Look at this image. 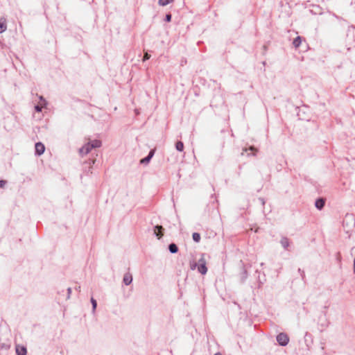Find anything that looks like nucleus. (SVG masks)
I'll return each mask as SVG.
<instances>
[{
  "mask_svg": "<svg viewBox=\"0 0 355 355\" xmlns=\"http://www.w3.org/2000/svg\"><path fill=\"white\" fill-rule=\"evenodd\" d=\"M348 218H352V216H346L345 220H347Z\"/></svg>",
  "mask_w": 355,
  "mask_h": 355,
  "instance_id": "473e14b6",
  "label": "nucleus"
},
{
  "mask_svg": "<svg viewBox=\"0 0 355 355\" xmlns=\"http://www.w3.org/2000/svg\"><path fill=\"white\" fill-rule=\"evenodd\" d=\"M10 347V342L9 340H8L7 343H1L0 341V348L1 349H4L6 350L8 349Z\"/></svg>",
  "mask_w": 355,
  "mask_h": 355,
  "instance_id": "dca6fc26",
  "label": "nucleus"
},
{
  "mask_svg": "<svg viewBox=\"0 0 355 355\" xmlns=\"http://www.w3.org/2000/svg\"><path fill=\"white\" fill-rule=\"evenodd\" d=\"M280 243L285 250H288V247L289 246L290 242L287 237L283 236L280 240Z\"/></svg>",
  "mask_w": 355,
  "mask_h": 355,
  "instance_id": "9b49d317",
  "label": "nucleus"
},
{
  "mask_svg": "<svg viewBox=\"0 0 355 355\" xmlns=\"http://www.w3.org/2000/svg\"><path fill=\"white\" fill-rule=\"evenodd\" d=\"M249 150H250L251 151H257V149L254 146H250L249 148Z\"/></svg>",
  "mask_w": 355,
  "mask_h": 355,
  "instance_id": "c756f323",
  "label": "nucleus"
},
{
  "mask_svg": "<svg viewBox=\"0 0 355 355\" xmlns=\"http://www.w3.org/2000/svg\"><path fill=\"white\" fill-rule=\"evenodd\" d=\"M153 232L157 239H160L164 236V228L162 225H157L154 227Z\"/></svg>",
  "mask_w": 355,
  "mask_h": 355,
  "instance_id": "20e7f679",
  "label": "nucleus"
},
{
  "mask_svg": "<svg viewBox=\"0 0 355 355\" xmlns=\"http://www.w3.org/2000/svg\"><path fill=\"white\" fill-rule=\"evenodd\" d=\"M45 150V146L42 142H37L35 145V152L37 155H42Z\"/></svg>",
  "mask_w": 355,
  "mask_h": 355,
  "instance_id": "39448f33",
  "label": "nucleus"
},
{
  "mask_svg": "<svg viewBox=\"0 0 355 355\" xmlns=\"http://www.w3.org/2000/svg\"><path fill=\"white\" fill-rule=\"evenodd\" d=\"M101 141L98 139L89 141L79 149V153L81 155H87L93 148L101 147Z\"/></svg>",
  "mask_w": 355,
  "mask_h": 355,
  "instance_id": "f257e3e1",
  "label": "nucleus"
},
{
  "mask_svg": "<svg viewBox=\"0 0 355 355\" xmlns=\"http://www.w3.org/2000/svg\"><path fill=\"white\" fill-rule=\"evenodd\" d=\"M71 293V288H67V295H66V297H65L66 300L69 299Z\"/></svg>",
  "mask_w": 355,
  "mask_h": 355,
  "instance_id": "b1692460",
  "label": "nucleus"
},
{
  "mask_svg": "<svg viewBox=\"0 0 355 355\" xmlns=\"http://www.w3.org/2000/svg\"><path fill=\"white\" fill-rule=\"evenodd\" d=\"M6 25L4 23L0 22V33H2L6 30Z\"/></svg>",
  "mask_w": 355,
  "mask_h": 355,
  "instance_id": "aec40b11",
  "label": "nucleus"
},
{
  "mask_svg": "<svg viewBox=\"0 0 355 355\" xmlns=\"http://www.w3.org/2000/svg\"><path fill=\"white\" fill-rule=\"evenodd\" d=\"M192 239L195 242L198 243L201 239L200 234L198 232H193L192 234Z\"/></svg>",
  "mask_w": 355,
  "mask_h": 355,
  "instance_id": "f3484780",
  "label": "nucleus"
},
{
  "mask_svg": "<svg viewBox=\"0 0 355 355\" xmlns=\"http://www.w3.org/2000/svg\"><path fill=\"white\" fill-rule=\"evenodd\" d=\"M247 277H248L247 270L245 268V266L243 265H242L241 271L240 273L241 282L243 283L245 281V279H247Z\"/></svg>",
  "mask_w": 355,
  "mask_h": 355,
  "instance_id": "9d476101",
  "label": "nucleus"
},
{
  "mask_svg": "<svg viewBox=\"0 0 355 355\" xmlns=\"http://www.w3.org/2000/svg\"><path fill=\"white\" fill-rule=\"evenodd\" d=\"M95 161L96 160L94 159H89L88 163H89V165H92V164H94L95 163Z\"/></svg>",
  "mask_w": 355,
  "mask_h": 355,
  "instance_id": "cd10ccee",
  "label": "nucleus"
},
{
  "mask_svg": "<svg viewBox=\"0 0 355 355\" xmlns=\"http://www.w3.org/2000/svg\"><path fill=\"white\" fill-rule=\"evenodd\" d=\"M298 272L301 275V277L302 279V280H304L305 279V273H304V271L300 268L298 269Z\"/></svg>",
  "mask_w": 355,
  "mask_h": 355,
  "instance_id": "4be33fe9",
  "label": "nucleus"
},
{
  "mask_svg": "<svg viewBox=\"0 0 355 355\" xmlns=\"http://www.w3.org/2000/svg\"><path fill=\"white\" fill-rule=\"evenodd\" d=\"M62 293H64V291H62V293L60 291H58L59 295H62Z\"/></svg>",
  "mask_w": 355,
  "mask_h": 355,
  "instance_id": "f704fd0d",
  "label": "nucleus"
},
{
  "mask_svg": "<svg viewBox=\"0 0 355 355\" xmlns=\"http://www.w3.org/2000/svg\"><path fill=\"white\" fill-rule=\"evenodd\" d=\"M91 303H92V311H96V307H97V302L95 299H94L93 297L91 298Z\"/></svg>",
  "mask_w": 355,
  "mask_h": 355,
  "instance_id": "6ab92c4d",
  "label": "nucleus"
},
{
  "mask_svg": "<svg viewBox=\"0 0 355 355\" xmlns=\"http://www.w3.org/2000/svg\"><path fill=\"white\" fill-rule=\"evenodd\" d=\"M168 250L172 254L177 253L178 252V247L175 243H171L168 245Z\"/></svg>",
  "mask_w": 355,
  "mask_h": 355,
  "instance_id": "ddd939ff",
  "label": "nucleus"
},
{
  "mask_svg": "<svg viewBox=\"0 0 355 355\" xmlns=\"http://www.w3.org/2000/svg\"><path fill=\"white\" fill-rule=\"evenodd\" d=\"M150 54H148V52H146V53H144V58H143V61H144V62H145L146 60H149V59H150Z\"/></svg>",
  "mask_w": 355,
  "mask_h": 355,
  "instance_id": "5701e85b",
  "label": "nucleus"
},
{
  "mask_svg": "<svg viewBox=\"0 0 355 355\" xmlns=\"http://www.w3.org/2000/svg\"><path fill=\"white\" fill-rule=\"evenodd\" d=\"M276 339L279 345L283 347L287 345L289 341V338L285 333L279 334Z\"/></svg>",
  "mask_w": 355,
  "mask_h": 355,
  "instance_id": "f03ea898",
  "label": "nucleus"
},
{
  "mask_svg": "<svg viewBox=\"0 0 355 355\" xmlns=\"http://www.w3.org/2000/svg\"><path fill=\"white\" fill-rule=\"evenodd\" d=\"M198 270L202 275H205L207 272L206 264L200 263L198 265Z\"/></svg>",
  "mask_w": 355,
  "mask_h": 355,
  "instance_id": "f8f14e48",
  "label": "nucleus"
},
{
  "mask_svg": "<svg viewBox=\"0 0 355 355\" xmlns=\"http://www.w3.org/2000/svg\"><path fill=\"white\" fill-rule=\"evenodd\" d=\"M214 355H222L220 353H216Z\"/></svg>",
  "mask_w": 355,
  "mask_h": 355,
  "instance_id": "e433bc0d",
  "label": "nucleus"
},
{
  "mask_svg": "<svg viewBox=\"0 0 355 355\" xmlns=\"http://www.w3.org/2000/svg\"><path fill=\"white\" fill-rule=\"evenodd\" d=\"M171 18H172L171 14L168 13V14L166 15L164 20L166 22H170L171 21Z\"/></svg>",
  "mask_w": 355,
  "mask_h": 355,
  "instance_id": "412c9836",
  "label": "nucleus"
},
{
  "mask_svg": "<svg viewBox=\"0 0 355 355\" xmlns=\"http://www.w3.org/2000/svg\"><path fill=\"white\" fill-rule=\"evenodd\" d=\"M6 183H7L6 180H0V188H3L4 186L6 184Z\"/></svg>",
  "mask_w": 355,
  "mask_h": 355,
  "instance_id": "a878e982",
  "label": "nucleus"
},
{
  "mask_svg": "<svg viewBox=\"0 0 355 355\" xmlns=\"http://www.w3.org/2000/svg\"><path fill=\"white\" fill-rule=\"evenodd\" d=\"M155 154V150H150L148 155L140 160L141 164H148Z\"/></svg>",
  "mask_w": 355,
  "mask_h": 355,
  "instance_id": "423d86ee",
  "label": "nucleus"
},
{
  "mask_svg": "<svg viewBox=\"0 0 355 355\" xmlns=\"http://www.w3.org/2000/svg\"><path fill=\"white\" fill-rule=\"evenodd\" d=\"M302 37H300V36L296 37L293 42V46L295 48H298L302 43Z\"/></svg>",
  "mask_w": 355,
  "mask_h": 355,
  "instance_id": "4468645a",
  "label": "nucleus"
},
{
  "mask_svg": "<svg viewBox=\"0 0 355 355\" xmlns=\"http://www.w3.org/2000/svg\"><path fill=\"white\" fill-rule=\"evenodd\" d=\"M132 282V276L130 272H126L123 278V282L125 285L128 286Z\"/></svg>",
  "mask_w": 355,
  "mask_h": 355,
  "instance_id": "1a4fd4ad",
  "label": "nucleus"
},
{
  "mask_svg": "<svg viewBox=\"0 0 355 355\" xmlns=\"http://www.w3.org/2000/svg\"><path fill=\"white\" fill-rule=\"evenodd\" d=\"M62 293H64V291H62V293L60 291H58L59 295H62Z\"/></svg>",
  "mask_w": 355,
  "mask_h": 355,
  "instance_id": "c9c22d12",
  "label": "nucleus"
},
{
  "mask_svg": "<svg viewBox=\"0 0 355 355\" xmlns=\"http://www.w3.org/2000/svg\"><path fill=\"white\" fill-rule=\"evenodd\" d=\"M16 354L17 355H26L27 349L26 347L24 345H16Z\"/></svg>",
  "mask_w": 355,
  "mask_h": 355,
  "instance_id": "0eeeda50",
  "label": "nucleus"
},
{
  "mask_svg": "<svg viewBox=\"0 0 355 355\" xmlns=\"http://www.w3.org/2000/svg\"><path fill=\"white\" fill-rule=\"evenodd\" d=\"M318 323L322 327H325L328 326L329 321L327 320L325 312H320V315H318Z\"/></svg>",
  "mask_w": 355,
  "mask_h": 355,
  "instance_id": "7ed1b4c3",
  "label": "nucleus"
},
{
  "mask_svg": "<svg viewBox=\"0 0 355 355\" xmlns=\"http://www.w3.org/2000/svg\"><path fill=\"white\" fill-rule=\"evenodd\" d=\"M324 205H325V200L322 198H319L316 199V200L315 202V206L319 210L322 209L324 207Z\"/></svg>",
  "mask_w": 355,
  "mask_h": 355,
  "instance_id": "6e6552de",
  "label": "nucleus"
},
{
  "mask_svg": "<svg viewBox=\"0 0 355 355\" xmlns=\"http://www.w3.org/2000/svg\"><path fill=\"white\" fill-rule=\"evenodd\" d=\"M259 200L261 202V204H262L263 205H265V200H264V199H263V198H259Z\"/></svg>",
  "mask_w": 355,
  "mask_h": 355,
  "instance_id": "c85d7f7f",
  "label": "nucleus"
},
{
  "mask_svg": "<svg viewBox=\"0 0 355 355\" xmlns=\"http://www.w3.org/2000/svg\"><path fill=\"white\" fill-rule=\"evenodd\" d=\"M40 101H42L45 102V99L44 98L43 96H40Z\"/></svg>",
  "mask_w": 355,
  "mask_h": 355,
  "instance_id": "7c9ffc66",
  "label": "nucleus"
},
{
  "mask_svg": "<svg viewBox=\"0 0 355 355\" xmlns=\"http://www.w3.org/2000/svg\"><path fill=\"white\" fill-rule=\"evenodd\" d=\"M62 293H64V291H62V293L60 291H58L59 295H62Z\"/></svg>",
  "mask_w": 355,
  "mask_h": 355,
  "instance_id": "72a5a7b5",
  "label": "nucleus"
},
{
  "mask_svg": "<svg viewBox=\"0 0 355 355\" xmlns=\"http://www.w3.org/2000/svg\"><path fill=\"white\" fill-rule=\"evenodd\" d=\"M35 110L37 112H42V107L40 105H37L35 106Z\"/></svg>",
  "mask_w": 355,
  "mask_h": 355,
  "instance_id": "bb28decb",
  "label": "nucleus"
},
{
  "mask_svg": "<svg viewBox=\"0 0 355 355\" xmlns=\"http://www.w3.org/2000/svg\"><path fill=\"white\" fill-rule=\"evenodd\" d=\"M173 0H159L158 3L159 6H165L172 2Z\"/></svg>",
  "mask_w": 355,
  "mask_h": 355,
  "instance_id": "a211bd4d",
  "label": "nucleus"
},
{
  "mask_svg": "<svg viewBox=\"0 0 355 355\" xmlns=\"http://www.w3.org/2000/svg\"><path fill=\"white\" fill-rule=\"evenodd\" d=\"M197 266L196 263H194L193 266H191V269L195 268Z\"/></svg>",
  "mask_w": 355,
  "mask_h": 355,
  "instance_id": "2f4dec72",
  "label": "nucleus"
},
{
  "mask_svg": "<svg viewBox=\"0 0 355 355\" xmlns=\"http://www.w3.org/2000/svg\"><path fill=\"white\" fill-rule=\"evenodd\" d=\"M175 148L177 150L182 152L184 150V144L181 141H178L175 143Z\"/></svg>",
  "mask_w": 355,
  "mask_h": 355,
  "instance_id": "2eb2a0df",
  "label": "nucleus"
},
{
  "mask_svg": "<svg viewBox=\"0 0 355 355\" xmlns=\"http://www.w3.org/2000/svg\"><path fill=\"white\" fill-rule=\"evenodd\" d=\"M200 263H205L206 264V261L204 258V255L202 254V257L198 260V264H200Z\"/></svg>",
  "mask_w": 355,
  "mask_h": 355,
  "instance_id": "393cba45",
  "label": "nucleus"
}]
</instances>
